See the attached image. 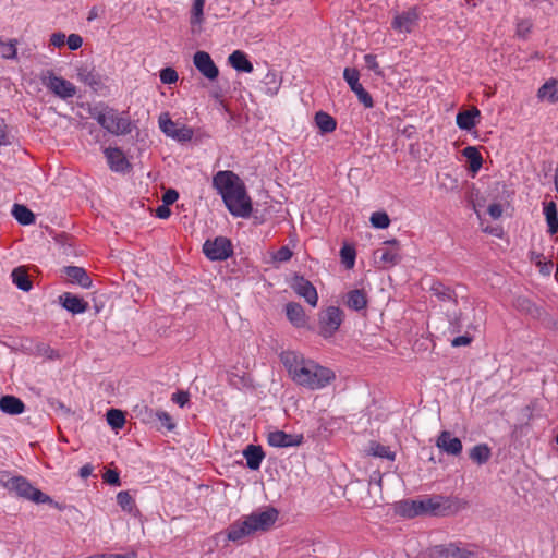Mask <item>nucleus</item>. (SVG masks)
Returning a JSON list of instances; mask_svg holds the SVG:
<instances>
[{
    "mask_svg": "<svg viewBox=\"0 0 558 558\" xmlns=\"http://www.w3.org/2000/svg\"><path fill=\"white\" fill-rule=\"evenodd\" d=\"M281 361L292 380L310 390H319L335 380V373L313 360L304 359L294 352H286Z\"/></svg>",
    "mask_w": 558,
    "mask_h": 558,
    "instance_id": "f257e3e1",
    "label": "nucleus"
},
{
    "mask_svg": "<svg viewBox=\"0 0 558 558\" xmlns=\"http://www.w3.org/2000/svg\"><path fill=\"white\" fill-rule=\"evenodd\" d=\"M213 186L221 195L228 210L236 217H248L252 202L244 182L230 170L218 171L213 178Z\"/></svg>",
    "mask_w": 558,
    "mask_h": 558,
    "instance_id": "f03ea898",
    "label": "nucleus"
},
{
    "mask_svg": "<svg viewBox=\"0 0 558 558\" xmlns=\"http://www.w3.org/2000/svg\"><path fill=\"white\" fill-rule=\"evenodd\" d=\"M422 514H430L435 517H448L456 514L469 507L466 500L459 497L433 496L421 499L416 505Z\"/></svg>",
    "mask_w": 558,
    "mask_h": 558,
    "instance_id": "7ed1b4c3",
    "label": "nucleus"
},
{
    "mask_svg": "<svg viewBox=\"0 0 558 558\" xmlns=\"http://www.w3.org/2000/svg\"><path fill=\"white\" fill-rule=\"evenodd\" d=\"M0 485L10 493H14L17 497L34 501L35 504L52 502L48 495L35 488L23 476H10L8 473L2 472L0 473Z\"/></svg>",
    "mask_w": 558,
    "mask_h": 558,
    "instance_id": "20e7f679",
    "label": "nucleus"
},
{
    "mask_svg": "<svg viewBox=\"0 0 558 558\" xmlns=\"http://www.w3.org/2000/svg\"><path fill=\"white\" fill-rule=\"evenodd\" d=\"M95 119L104 129L113 135H125L132 131L129 117L118 113L113 109L99 111L95 116Z\"/></svg>",
    "mask_w": 558,
    "mask_h": 558,
    "instance_id": "39448f33",
    "label": "nucleus"
},
{
    "mask_svg": "<svg viewBox=\"0 0 558 558\" xmlns=\"http://www.w3.org/2000/svg\"><path fill=\"white\" fill-rule=\"evenodd\" d=\"M41 83L56 96L68 99L76 94V87L69 81L57 76L52 71H45L40 75Z\"/></svg>",
    "mask_w": 558,
    "mask_h": 558,
    "instance_id": "423d86ee",
    "label": "nucleus"
},
{
    "mask_svg": "<svg viewBox=\"0 0 558 558\" xmlns=\"http://www.w3.org/2000/svg\"><path fill=\"white\" fill-rule=\"evenodd\" d=\"M158 122L160 130L178 142H186L193 137L192 129L172 121L168 112L161 113Z\"/></svg>",
    "mask_w": 558,
    "mask_h": 558,
    "instance_id": "0eeeda50",
    "label": "nucleus"
},
{
    "mask_svg": "<svg viewBox=\"0 0 558 558\" xmlns=\"http://www.w3.org/2000/svg\"><path fill=\"white\" fill-rule=\"evenodd\" d=\"M277 518L278 512L274 508H267L263 511H256L244 517L253 534L269 530L275 524Z\"/></svg>",
    "mask_w": 558,
    "mask_h": 558,
    "instance_id": "6e6552de",
    "label": "nucleus"
},
{
    "mask_svg": "<svg viewBox=\"0 0 558 558\" xmlns=\"http://www.w3.org/2000/svg\"><path fill=\"white\" fill-rule=\"evenodd\" d=\"M203 252L211 260H225L232 254V244L227 238L218 236L215 240H207Z\"/></svg>",
    "mask_w": 558,
    "mask_h": 558,
    "instance_id": "1a4fd4ad",
    "label": "nucleus"
},
{
    "mask_svg": "<svg viewBox=\"0 0 558 558\" xmlns=\"http://www.w3.org/2000/svg\"><path fill=\"white\" fill-rule=\"evenodd\" d=\"M343 322V312L337 306H329L319 317L320 331L324 337H331Z\"/></svg>",
    "mask_w": 558,
    "mask_h": 558,
    "instance_id": "9d476101",
    "label": "nucleus"
},
{
    "mask_svg": "<svg viewBox=\"0 0 558 558\" xmlns=\"http://www.w3.org/2000/svg\"><path fill=\"white\" fill-rule=\"evenodd\" d=\"M374 256L376 262L385 268L399 264L401 262L399 242L397 240L384 242L383 246L375 251Z\"/></svg>",
    "mask_w": 558,
    "mask_h": 558,
    "instance_id": "9b49d317",
    "label": "nucleus"
},
{
    "mask_svg": "<svg viewBox=\"0 0 558 558\" xmlns=\"http://www.w3.org/2000/svg\"><path fill=\"white\" fill-rule=\"evenodd\" d=\"M289 284L291 289L299 295L305 299V301L312 305L316 306L318 302V294L316 288L306 280L303 276L293 275L289 280Z\"/></svg>",
    "mask_w": 558,
    "mask_h": 558,
    "instance_id": "f8f14e48",
    "label": "nucleus"
},
{
    "mask_svg": "<svg viewBox=\"0 0 558 558\" xmlns=\"http://www.w3.org/2000/svg\"><path fill=\"white\" fill-rule=\"evenodd\" d=\"M343 78L350 86V88L355 93L359 100L366 107H373V99L371 95L364 89V87L360 84V73L356 69L345 68L343 71Z\"/></svg>",
    "mask_w": 558,
    "mask_h": 558,
    "instance_id": "ddd939ff",
    "label": "nucleus"
},
{
    "mask_svg": "<svg viewBox=\"0 0 558 558\" xmlns=\"http://www.w3.org/2000/svg\"><path fill=\"white\" fill-rule=\"evenodd\" d=\"M196 69L208 80L214 81L219 75V70L210 54L206 51H197L193 57Z\"/></svg>",
    "mask_w": 558,
    "mask_h": 558,
    "instance_id": "4468645a",
    "label": "nucleus"
},
{
    "mask_svg": "<svg viewBox=\"0 0 558 558\" xmlns=\"http://www.w3.org/2000/svg\"><path fill=\"white\" fill-rule=\"evenodd\" d=\"M418 14L415 9H410L396 14L391 23L392 28L399 33H411L417 25Z\"/></svg>",
    "mask_w": 558,
    "mask_h": 558,
    "instance_id": "2eb2a0df",
    "label": "nucleus"
},
{
    "mask_svg": "<svg viewBox=\"0 0 558 558\" xmlns=\"http://www.w3.org/2000/svg\"><path fill=\"white\" fill-rule=\"evenodd\" d=\"M268 444L276 448L295 447L301 445L302 435L287 434L282 430H274L268 434Z\"/></svg>",
    "mask_w": 558,
    "mask_h": 558,
    "instance_id": "dca6fc26",
    "label": "nucleus"
},
{
    "mask_svg": "<svg viewBox=\"0 0 558 558\" xmlns=\"http://www.w3.org/2000/svg\"><path fill=\"white\" fill-rule=\"evenodd\" d=\"M436 446L444 452L458 456L462 451V442L458 437L452 436L450 432L444 430L436 440Z\"/></svg>",
    "mask_w": 558,
    "mask_h": 558,
    "instance_id": "f3484780",
    "label": "nucleus"
},
{
    "mask_svg": "<svg viewBox=\"0 0 558 558\" xmlns=\"http://www.w3.org/2000/svg\"><path fill=\"white\" fill-rule=\"evenodd\" d=\"M76 77L80 82L88 85L93 89H98L101 86V80L99 74L95 71L94 68L88 65H83L77 68Z\"/></svg>",
    "mask_w": 558,
    "mask_h": 558,
    "instance_id": "a211bd4d",
    "label": "nucleus"
},
{
    "mask_svg": "<svg viewBox=\"0 0 558 558\" xmlns=\"http://www.w3.org/2000/svg\"><path fill=\"white\" fill-rule=\"evenodd\" d=\"M105 156L111 170L122 172L129 167L124 154L119 148H106Z\"/></svg>",
    "mask_w": 558,
    "mask_h": 558,
    "instance_id": "6ab92c4d",
    "label": "nucleus"
},
{
    "mask_svg": "<svg viewBox=\"0 0 558 558\" xmlns=\"http://www.w3.org/2000/svg\"><path fill=\"white\" fill-rule=\"evenodd\" d=\"M0 410L10 415H17L24 412L25 405L21 399L7 395L0 398Z\"/></svg>",
    "mask_w": 558,
    "mask_h": 558,
    "instance_id": "aec40b11",
    "label": "nucleus"
},
{
    "mask_svg": "<svg viewBox=\"0 0 558 558\" xmlns=\"http://www.w3.org/2000/svg\"><path fill=\"white\" fill-rule=\"evenodd\" d=\"M64 272L72 283H77L82 288H89L92 286L90 278L82 267L68 266L64 268Z\"/></svg>",
    "mask_w": 558,
    "mask_h": 558,
    "instance_id": "412c9836",
    "label": "nucleus"
},
{
    "mask_svg": "<svg viewBox=\"0 0 558 558\" xmlns=\"http://www.w3.org/2000/svg\"><path fill=\"white\" fill-rule=\"evenodd\" d=\"M345 305L354 311L364 310L367 306V296L364 290L354 289L347 293Z\"/></svg>",
    "mask_w": 558,
    "mask_h": 558,
    "instance_id": "4be33fe9",
    "label": "nucleus"
},
{
    "mask_svg": "<svg viewBox=\"0 0 558 558\" xmlns=\"http://www.w3.org/2000/svg\"><path fill=\"white\" fill-rule=\"evenodd\" d=\"M286 314L288 319L295 327H303L306 324V315L303 307L295 302H290L286 305Z\"/></svg>",
    "mask_w": 558,
    "mask_h": 558,
    "instance_id": "5701e85b",
    "label": "nucleus"
},
{
    "mask_svg": "<svg viewBox=\"0 0 558 558\" xmlns=\"http://www.w3.org/2000/svg\"><path fill=\"white\" fill-rule=\"evenodd\" d=\"M252 534L253 533L244 518L231 524L227 532L228 539L233 542H239Z\"/></svg>",
    "mask_w": 558,
    "mask_h": 558,
    "instance_id": "b1692460",
    "label": "nucleus"
},
{
    "mask_svg": "<svg viewBox=\"0 0 558 558\" xmlns=\"http://www.w3.org/2000/svg\"><path fill=\"white\" fill-rule=\"evenodd\" d=\"M537 98L542 101L555 104L558 101V83L556 80H548L537 92Z\"/></svg>",
    "mask_w": 558,
    "mask_h": 558,
    "instance_id": "393cba45",
    "label": "nucleus"
},
{
    "mask_svg": "<svg viewBox=\"0 0 558 558\" xmlns=\"http://www.w3.org/2000/svg\"><path fill=\"white\" fill-rule=\"evenodd\" d=\"M60 300L62 302L63 307L74 314L84 313L88 306V304L85 301H83V299L71 293H64L63 295L60 296Z\"/></svg>",
    "mask_w": 558,
    "mask_h": 558,
    "instance_id": "a878e982",
    "label": "nucleus"
},
{
    "mask_svg": "<svg viewBox=\"0 0 558 558\" xmlns=\"http://www.w3.org/2000/svg\"><path fill=\"white\" fill-rule=\"evenodd\" d=\"M481 112L477 108L473 107L470 110L460 111L457 114V124L462 130H471L476 124V119Z\"/></svg>",
    "mask_w": 558,
    "mask_h": 558,
    "instance_id": "bb28decb",
    "label": "nucleus"
},
{
    "mask_svg": "<svg viewBox=\"0 0 558 558\" xmlns=\"http://www.w3.org/2000/svg\"><path fill=\"white\" fill-rule=\"evenodd\" d=\"M228 60L231 66L238 71H242L245 73H251L253 71V64L247 59L246 54L240 50L233 51L229 56Z\"/></svg>",
    "mask_w": 558,
    "mask_h": 558,
    "instance_id": "cd10ccee",
    "label": "nucleus"
},
{
    "mask_svg": "<svg viewBox=\"0 0 558 558\" xmlns=\"http://www.w3.org/2000/svg\"><path fill=\"white\" fill-rule=\"evenodd\" d=\"M243 456L246 459V464L251 470H257L264 459V453L260 447L248 445L243 451Z\"/></svg>",
    "mask_w": 558,
    "mask_h": 558,
    "instance_id": "c85d7f7f",
    "label": "nucleus"
},
{
    "mask_svg": "<svg viewBox=\"0 0 558 558\" xmlns=\"http://www.w3.org/2000/svg\"><path fill=\"white\" fill-rule=\"evenodd\" d=\"M13 283L23 291H29L32 289V281L25 267L14 268L12 274Z\"/></svg>",
    "mask_w": 558,
    "mask_h": 558,
    "instance_id": "c756f323",
    "label": "nucleus"
},
{
    "mask_svg": "<svg viewBox=\"0 0 558 558\" xmlns=\"http://www.w3.org/2000/svg\"><path fill=\"white\" fill-rule=\"evenodd\" d=\"M544 214L548 225V232L550 234H555L558 231L556 204L554 202L546 203L544 206Z\"/></svg>",
    "mask_w": 558,
    "mask_h": 558,
    "instance_id": "7c9ffc66",
    "label": "nucleus"
},
{
    "mask_svg": "<svg viewBox=\"0 0 558 558\" xmlns=\"http://www.w3.org/2000/svg\"><path fill=\"white\" fill-rule=\"evenodd\" d=\"M315 122L322 133H330L336 129V120L328 113L319 111L315 116Z\"/></svg>",
    "mask_w": 558,
    "mask_h": 558,
    "instance_id": "2f4dec72",
    "label": "nucleus"
},
{
    "mask_svg": "<svg viewBox=\"0 0 558 558\" xmlns=\"http://www.w3.org/2000/svg\"><path fill=\"white\" fill-rule=\"evenodd\" d=\"M12 215L21 225H31L35 221V215L24 205L15 204Z\"/></svg>",
    "mask_w": 558,
    "mask_h": 558,
    "instance_id": "473e14b6",
    "label": "nucleus"
},
{
    "mask_svg": "<svg viewBox=\"0 0 558 558\" xmlns=\"http://www.w3.org/2000/svg\"><path fill=\"white\" fill-rule=\"evenodd\" d=\"M490 448L485 444L477 445L470 451V458L477 464L486 463L490 459Z\"/></svg>",
    "mask_w": 558,
    "mask_h": 558,
    "instance_id": "72a5a7b5",
    "label": "nucleus"
},
{
    "mask_svg": "<svg viewBox=\"0 0 558 558\" xmlns=\"http://www.w3.org/2000/svg\"><path fill=\"white\" fill-rule=\"evenodd\" d=\"M438 553L440 558H468L470 556V551L454 544L441 547Z\"/></svg>",
    "mask_w": 558,
    "mask_h": 558,
    "instance_id": "f704fd0d",
    "label": "nucleus"
},
{
    "mask_svg": "<svg viewBox=\"0 0 558 558\" xmlns=\"http://www.w3.org/2000/svg\"><path fill=\"white\" fill-rule=\"evenodd\" d=\"M463 156L470 162V169L472 172H477L482 167V156L475 147L468 146L463 149Z\"/></svg>",
    "mask_w": 558,
    "mask_h": 558,
    "instance_id": "c9c22d12",
    "label": "nucleus"
},
{
    "mask_svg": "<svg viewBox=\"0 0 558 558\" xmlns=\"http://www.w3.org/2000/svg\"><path fill=\"white\" fill-rule=\"evenodd\" d=\"M107 421L108 424L113 429L122 428L125 423V416L122 411L117 409H111L107 412Z\"/></svg>",
    "mask_w": 558,
    "mask_h": 558,
    "instance_id": "e433bc0d",
    "label": "nucleus"
},
{
    "mask_svg": "<svg viewBox=\"0 0 558 558\" xmlns=\"http://www.w3.org/2000/svg\"><path fill=\"white\" fill-rule=\"evenodd\" d=\"M420 500L404 501L400 505V512L409 518L422 515L420 508L416 506Z\"/></svg>",
    "mask_w": 558,
    "mask_h": 558,
    "instance_id": "4c0bfd02",
    "label": "nucleus"
},
{
    "mask_svg": "<svg viewBox=\"0 0 558 558\" xmlns=\"http://www.w3.org/2000/svg\"><path fill=\"white\" fill-rule=\"evenodd\" d=\"M16 40L3 41L0 38V56L4 59H13L16 56Z\"/></svg>",
    "mask_w": 558,
    "mask_h": 558,
    "instance_id": "58836bf2",
    "label": "nucleus"
},
{
    "mask_svg": "<svg viewBox=\"0 0 558 558\" xmlns=\"http://www.w3.org/2000/svg\"><path fill=\"white\" fill-rule=\"evenodd\" d=\"M117 502L124 511L131 512L133 510L134 500L126 490L118 493Z\"/></svg>",
    "mask_w": 558,
    "mask_h": 558,
    "instance_id": "ea45409f",
    "label": "nucleus"
},
{
    "mask_svg": "<svg viewBox=\"0 0 558 558\" xmlns=\"http://www.w3.org/2000/svg\"><path fill=\"white\" fill-rule=\"evenodd\" d=\"M369 452L375 457L387 458L389 460L395 459V454L390 451V449L380 444H372L369 447Z\"/></svg>",
    "mask_w": 558,
    "mask_h": 558,
    "instance_id": "a19ab883",
    "label": "nucleus"
},
{
    "mask_svg": "<svg viewBox=\"0 0 558 558\" xmlns=\"http://www.w3.org/2000/svg\"><path fill=\"white\" fill-rule=\"evenodd\" d=\"M204 5H205V0H194L193 8H192V16H191L192 25L202 23Z\"/></svg>",
    "mask_w": 558,
    "mask_h": 558,
    "instance_id": "79ce46f5",
    "label": "nucleus"
},
{
    "mask_svg": "<svg viewBox=\"0 0 558 558\" xmlns=\"http://www.w3.org/2000/svg\"><path fill=\"white\" fill-rule=\"evenodd\" d=\"M340 256L347 268H352L354 266L355 251L353 247L344 245L340 251Z\"/></svg>",
    "mask_w": 558,
    "mask_h": 558,
    "instance_id": "37998d69",
    "label": "nucleus"
},
{
    "mask_svg": "<svg viewBox=\"0 0 558 558\" xmlns=\"http://www.w3.org/2000/svg\"><path fill=\"white\" fill-rule=\"evenodd\" d=\"M433 291L435 292V294L442 299V300H451L453 299L454 302H457V293L454 291H452L451 289L442 286V284H435L433 287Z\"/></svg>",
    "mask_w": 558,
    "mask_h": 558,
    "instance_id": "c03bdc74",
    "label": "nucleus"
},
{
    "mask_svg": "<svg viewBox=\"0 0 558 558\" xmlns=\"http://www.w3.org/2000/svg\"><path fill=\"white\" fill-rule=\"evenodd\" d=\"M371 222L375 228L385 229L389 226L390 219L386 213H374Z\"/></svg>",
    "mask_w": 558,
    "mask_h": 558,
    "instance_id": "a18cd8bd",
    "label": "nucleus"
},
{
    "mask_svg": "<svg viewBox=\"0 0 558 558\" xmlns=\"http://www.w3.org/2000/svg\"><path fill=\"white\" fill-rule=\"evenodd\" d=\"M160 80L163 84H173L178 81V73L172 68H166L160 72Z\"/></svg>",
    "mask_w": 558,
    "mask_h": 558,
    "instance_id": "49530a36",
    "label": "nucleus"
},
{
    "mask_svg": "<svg viewBox=\"0 0 558 558\" xmlns=\"http://www.w3.org/2000/svg\"><path fill=\"white\" fill-rule=\"evenodd\" d=\"M291 257L292 251L288 246H282L272 256L274 260L279 263L288 262Z\"/></svg>",
    "mask_w": 558,
    "mask_h": 558,
    "instance_id": "de8ad7c7",
    "label": "nucleus"
},
{
    "mask_svg": "<svg viewBox=\"0 0 558 558\" xmlns=\"http://www.w3.org/2000/svg\"><path fill=\"white\" fill-rule=\"evenodd\" d=\"M157 418L160 421L161 425L167 429L171 430L174 428V424L172 423L171 416L163 411L156 412Z\"/></svg>",
    "mask_w": 558,
    "mask_h": 558,
    "instance_id": "09e8293b",
    "label": "nucleus"
},
{
    "mask_svg": "<svg viewBox=\"0 0 558 558\" xmlns=\"http://www.w3.org/2000/svg\"><path fill=\"white\" fill-rule=\"evenodd\" d=\"M104 480L106 483H108L110 485H114V486L120 485L119 473L114 470L106 471V473L104 474Z\"/></svg>",
    "mask_w": 558,
    "mask_h": 558,
    "instance_id": "8fccbe9b",
    "label": "nucleus"
},
{
    "mask_svg": "<svg viewBox=\"0 0 558 558\" xmlns=\"http://www.w3.org/2000/svg\"><path fill=\"white\" fill-rule=\"evenodd\" d=\"M66 43H68V46L71 50H76L78 49L82 44H83V39L80 35L77 34H71L68 39H66Z\"/></svg>",
    "mask_w": 558,
    "mask_h": 558,
    "instance_id": "3c124183",
    "label": "nucleus"
},
{
    "mask_svg": "<svg viewBox=\"0 0 558 558\" xmlns=\"http://www.w3.org/2000/svg\"><path fill=\"white\" fill-rule=\"evenodd\" d=\"M365 65L368 70L374 71L375 73L379 74V65L376 61V57L373 54H366L364 56Z\"/></svg>",
    "mask_w": 558,
    "mask_h": 558,
    "instance_id": "603ef678",
    "label": "nucleus"
},
{
    "mask_svg": "<svg viewBox=\"0 0 558 558\" xmlns=\"http://www.w3.org/2000/svg\"><path fill=\"white\" fill-rule=\"evenodd\" d=\"M189 393L184 391L177 392L172 396V401L180 407H184L189 402Z\"/></svg>",
    "mask_w": 558,
    "mask_h": 558,
    "instance_id": "864d4df0",
    "label": "nucleus"
},
{
    "mask_svg": "<svg viewBox=\"0 0 558 558\" xmlns=\"http://www.w3.org/2000/svg\"><path fill=\"white\" fill-rule=\"evenodd\" d=\"M65 43V35L63 33H53L50 37V44L54 47H62Z\"/></svg>",
    "mask_w": 558,
    "mask_h": 558,
    "instance_id": "5fc2aeb1",
    "label": "nucleus"
},
{
    "mask_svg": "<svg viewBox=\"0 0 558 558\" xmlns=\"http://www.w3.org/2000/svg\"><path fill=\"white\" fill-rule=\"evenodd\" d=\"M179 197V194L175 190H168L163 196H162V201L166 205H171L173 204Z\"/></svg>",
    "mask_w": 558,
    "mask_h": 558,
    "instance_id": "6e6d98bb",
    "label": "nucleus"
},
{
    "mask_svg": "<svg viewBox=\"0 0 558 558\" xmlns=\"http://www.w3.org/2000/svg\"><path fill=\"white\" fill-rule=\"evenodd\" d=\"M472 341V338L470 336H460L452 340L451 344L452 347H462L468 345Z\"/></svg>",
    "mask_w": 558,
    "mask_h": 558,
    "instance_id": "4d7b16f0",
    "label": "nucleus"
},
{
    "mask_svg": "<svg viewBox=\"0 0 558 558\" xmlns=\"http://www.w3.org/2000/svg\"><path fill=\"white\" fill-rule=\"evenodd\" d=\"M488 214L492 218L498 219L502 214V208L499 204H492L488 207Z\"/></svg>",
    "mask_w": 558,
    "mask_h": 558,
    "instance_id": "13d9d810",
    "label": "nucleus"
},
{
    "mask_svg": "<svg viewBox=\"0 0 558 558\" xmlns=\"http://www.w3.org/2000/svg\"><path fill=\"white\" fill-rule=\"evenodd\" d=\"M7 144H10L9 135L4 123L0 121V146Z\"/></svg>",
    "mask_w": 558,
    "mask_h": 558,
    "instance_id": "bf43d9fd",
    "label": "nucleus"
},
{
    "mask_svg": "<svg viewBox=\"0 0 558 558\" xmlns=\"http://www.w3.org/2000/svg\"><path fill=\"white\" fill-rule=\"evenodd\" d=\"M168 206L169 205H166V204H163L162 206H159L156 210L157 217H159L161 219L168 218L171 214V210Z\"/></svg>",
    "mask_w": 558,
    "mask_h": 558,
    "instance_id": "052dcab7",
    "label": "nucleus"
},
{
    "mask_svg": "<svg viewBox=\"0 0 558 558\" xmlns=\"http://www.w3.org/2000/svg\"><path fill=\"white\" fill-rule=\"evenodd\" d=\"M538 265H539V271L543 274V275H546L548 276L551 271V267H553V264L550 262L548 263H541L538 262Z\"/></svg>",
    "mask_w": 558,
    "mask_h": 558,
    "instance_id": "680f3d73",
    "label": "nucleus"
},
{
    "mask_svg": "<svg viewBox=\"0 0 558 558\" xmlns=\"http://www.w3.org/2000/svg\"><path fill=\"white\" fill-rule=\"evenodd\" d=\"M93 472V466L90 464H85L80 469V475L82 478H87Z\"/></svg>",
    "mask_w": 558,
    "mask_h": 558,
    "instance_id": "e2e57ef3",
    "label": "nucleus"
},
{
    "mask_svg": "<svg viewBox=\"0 0 558 558\" xmlns=\"http://www.w3.org/2000/svg\"><path fill=\"white\" fill-rule=\"evenodd\" d=\"M530 31V24L527 22H521L518 24V34L524 36Z\"/></svg>",
    "mask_w": 558,
    "mask_h": 558,
    "instance_id": "0e129e2a",
    "label": "nucleus"
},
{
    "mask_svg": "<svg viewBox=\"0 0 558 558\" xmlns=\"http://www.w3.org/2000/svg\"><path fill=\"white\" fill-rule=\"evenodd\" d=\"M452 316H453V317H452L451 324H452V325H456V326H458V327H459V326H460V322L463 319V318H462V313H456V312H453V313H452Z\"/></svg>",
    "mask_w": 558,
    "mask_h": 558,
    "instance_id": "69168bd1",
    "label": "nucleus"
},
{
    "mask_svg": "<svg viewBox=\"0 0 558 558\" xmlns=\"http://www.w3.org/2000/svg\"><path fill=\"white\" fill-rule=\"evenodd\" d=\"M105 558H135V555H133V554H129V555L111 554L108 556L105 555Z\"/></svg>",
    "mask_w": 558,
    "mask_h": 558,
    "instance_id": "338daca9",
    "label": "nucleus"
},
{
    "mask_svg": "<svg viewBox=\"0 0 558 558\" xmlns=\"http://www.w3.org/2000/svg\"><path fill=\"white\" fill-rule=\"evenodd\" d=\"M97 16H98V9L94 7V8H92V10L88 13V21H92V20L96 19Z\"/></svg>",
    "mask_w": 558,
    "mask_h": 558,
    "instance_id": "774afa93",
    "label": "nucleus"
}]
</instances>
